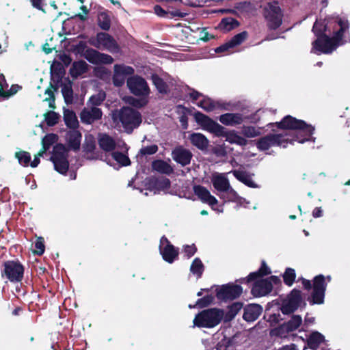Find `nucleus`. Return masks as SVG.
I'll return each instance as SVG.
<instances>
[{
  "label": "nucleus",
  "instance_id": "obj_1",
  "mask_svg": "<svg viewBox=\"0 0 350 350\" xmlns=\"http://www.w3.org/2000/svg\"><path fill=\"white\" fill-rule=\"evenodd\" d=\"M349 28L348 22L338 16L329 17L322 22L317 20L312 31L317 37L312 42V52L329 54L344 44L343 34Z\"/></svg>",
  "mask_w": 350,
  "mask_h": 350
},
{
  "label": "nucleus",
  "instance_id": "obj_2",
  "mask_svg": "<svg viewBox=\"0 0 350 350\" xmlns=\"http://www.w3.org/2000/svg\"><path fill=\"white\" fill-rule=\"evenodd\" d=\"M275 124L279 129L295 130L297 131V135H303L304 138L301 139L297 136L296 139H289L287 137V133L284 135L282 133L269 134L256 142V146L259 150L265 151L274 146L286 148L288 143L291 144L294 141L304 143L310 139V137L314 130L312 125L307 124L305 122L297 120L291 116H285L281 122H276Z\"/></svg>",
  "mask_w": 350,
  "mask_h": 350
},
{
  "label": "nucleus",
  "instance_id": "obj_3",
  "mask_svg": "<svg viewBox=\"0 0 350 350\" xmlns=\"http://www.w3.org/2000/svg\"><path fill=\"white\" fill-rule=\"evenodd\" d=\"M126 84L132 94L141 98L137 99L129 96L125 98L126 102L136 107L146 105L150 90L145 79L139 76H133L128 78Z\"/></svg>",
  "mask_w": 350,
  "mask_h": 350
},
{
  "label": "nucleus",
  "instance_id": "obj_4",
  "mask_svg": "<svg viewBox=\"0 0 350 350\" xmlns=\"http://www.w3.org/2000/svg\"><path fill=\"white\" fill-rule=\"evenodd\" d=\"M112 119L116 126L120 124L129 133L138 127L142 122L140 113L131 107H122L120 110L114 111L112 113Z\"/></svg>",
  "mask_w": 350,
  "mask_h": 350
},
{
  "label": "nucleus",
  "instance_id": "obj_5",
  "mask_svg": "<svg viewBox=\"0 0 350 350\" xmlns=\"http://www.w3.org/2000/svg\"><path fill=\"white\" fill-rule=\"evenodd\" d=\"M224 318V310L217 308L207 309L198 313L193 319L195 326L199 327H213Z\"/></svg>",
  "mask_w": 350,
  "mask_h": 350
},
{
  "label": "nucleus",
  "instance_id": "obj_6",
  "mask_svg": "<svg viewBox=\"0 0 350 350\" xmlns=\"http://www.w3.org/2000/svg\"><path fill=\"white\" fill-rule=\"evenodd\" d=\"M67 148L64 145L59 144L54 146L51 161L55 170L60 174H65L68 170L69 163L67 159Z\"/></svg>",
  "mask_w": 350,
  "mask_h": 350
},
{
  "label": "nucleus",
  "instance_id": "obj_7",
  "mask_svg": "<svg viewBox=\"0 0 350 350\" xmlns=\"http://www.w3.org/2000/svg\"><path fill=\"white\" fill-rule=\"evenodd\" d=\"M265 17L269 28L275 29L282 22V14L277 2L268 3L265 8Z\"/></svg>",
  "mask_w": 350,
  "mask_h": 350
},
{
  "label": "nucleus",
  "instance_id": "obj_8",
  "mask_svg": "<svg viewBox=\"0 0 350 350\" xmlns=\"http://www.w3.org/2000/svg\"><path fill=\"white\" fill-rule=\"evenodd\" d=\"M331 281L329 275L325 278L323 275H319L314 278L313 291L312 293V304H321L324 301L325 292L326 290L327 282Z\"/></svg>",
  "mask_w": 350,
  "mask_h": 350
},
{
  "label": "nucleus",
  "instance_id": "obj_9",
  "mask_svg": "<svg viewBox=\"0 0 350 350\" xmlns=\"http://www.w3.org/2000/svg\"><path fill=\"white\" fill-rule=\"evenodd\" d=\"M24 268L18 262L7 261L4 263V269L2 273L11 282H21L23 278Z\"/></svg>",
  "mask_w": 350,
  "mask_h": 350
},
{
  "label": "nucleus",
  "instance_id": "obj_10",
  "mask_svg": "<svg viewBox=\"0 0 350 350\" xmlns=\"http://www.w3.org/2000/svg\"><path fill=\"white\" fill-rule=\"evenodd\" d=\"M90 44L100 49H106L110 52L118 51V46L113 38L108 33L100 32L96 37L90 40Z\"/></svg>",
  "mask_w": 350,
  "mask_h": 350
},
{
  "label": "nucleus",
  "instance_id": "obj_11",
  "mask_svg": "<svg viewBox=\"0 0 350 350\" xmlns=\"http://www.w3.org/2000/svg\"><path fill=\"white\" fill-rule=\"evenodd\" d=\"M302 302L301 292L294 289L291 294L283 301L281 311L284 314H288L297 309Z\"/></svg>",
  "mask_w": 350,
  "mask_h": 350
},
{
  "label": "nucleus",
  "instance_id": "obj_12",
  "mask_svg": "<svg viewBox=\"0 0 350 350\" xmlns=\"http://www.w3.org/2000/svg\"><path fill=\"white\" fill-rule=\"evenodd\" d=\"M196 119L197 122L203 128V129L214 133L217 136L223 135L224 128L208 116L202 113H198L196 114Z\"/></svg>",
  "mask_w": 350,
  "mask_h": 350
},
{
  "label": "nucleus",
  "instance_id": "obj_13",
  "mask_svg": "<svg viewBox=\"0 0 350 350\" xmlns=\"http://www.w3.org/2000/svg\"><path fill=\"white\" fill-rule=\"evenodd\" d=\"M243 289L239 285H224L217 290V297L221 300L234 299L239 297Z\"/></svg>",
  "mask_w": 350,
  "mask_h": 350
},
{
  "label": "nucleus",
  "instance_id": "obj_14",
  "mask_svg": "<svg viewBox=\"0 0 350 350\" xmlns=\"http://www.w3.org/2000/svg\"><path fill=\"white\" fill-rule=\"evenodd\" d=\"M275 277L267 279H259L256 281L252 288V293L255 297H262L269 294L272 290V282L275 281Z\"/></svg>",
  "mask_w": 350,
  "mask_h": 350
},
{
  "label": "nucleus",
  "instance_id": "obj_15",
  "mask_svg": "<svg viewBox=\"0 0 350 350\" xmlns=\"http://www.w3.org/2000/svg\"><path fill=\"white\" fill-rule=\"evenodd\" d=\"M189 95L193 100L197 101L196 104L198 106L206 111H211L220 107V105L218 103L204 96L197 91L193 90L190 92Z\"/></svg>",
  "mask_w": 350,
  "mask_h": 350
},
{
  "label": "nucleus",
  "instance_id": "obj_16",
  "mask_svg": "<svg viewBox=\"0 0 350 350\" xmlns=\"http://www.w3.org/2000/svg\"><path fill=\"white\" fill-rule=\"evenodd\" d=\"M134 73V69L129 66L116 64L114 66L113 82V84L120 87L122 86L124 82L126 77Z\"/></svg>",
  "mask_w": 350,
  "mask_h": 350
},
{
  "label": "nucleus",
  "instance_id": "obj_17",
  "mask_svg": "<svg viewBox=\"0 0 350 350\" xmlns=\"http://www.w3.org/2000/svg\"><path fill=\"white\" fill-rule=\"evenodd\" d=\"M159 249L163 258L169 263L173 262L178 256V250L165 237L161 239Z\"/></svg>",
  "mask_w": 350,
  "mask_h": 350
},
{
  "label": "nucleus",
  "instance_id": "obj_18",
  "mask_svg": "<svg viewBox=\"0 0 350 350\" xmlns=\"http://www.w3.org/2000/svg\"><path fill=\"white\" fill-rule=\"evenodd\" d=\"M193 191L203 203L208 204L213 209L217 210L219 213L223 211L222 209L214 208V206L217 204L218 201L215 197L211 194L210 191L206 188L200 185H196L193 187Z\"/></svg>",
  "mask_w": 350,
  "mask_h": 350
},
{
  "label": "nucleus",
  "instance_id": "obj_19",
  "mask_svg": "<svg viewBox=\"0 0 350 350\" xmlns=\"http://www.w3.org/2000/svg\"><path fill=\"white\" fill-rule=\"evenodd\" d=\"M247 38V33L246 31L241 32L235 35L230 40L224 44L215 49L216 53L228 52L231 53L232 49L234 47L242 44Z\"/></svg>",
  "mask_w": 350,
  "mask_h": 350
},
{
  "label": "nucleus",
  "instance_id": "obj_20",
  "mask_svg": "<svg viewBox=\"0 0 350 350\" xmlns=\"http://www.w3.org/2000/svg\"><path fill=\"white\" fill-rule=\"evenodd\" d=\"M85 57L90 62L96 64H110L113 62V57L109 55L101 53L94 49L88 50Z\"/></svg>",
  "mask_w": 350,
  "mask_h": 350
},
{
  "label": "nucleus",
  "instance_id": "obj_21",
  "mask_svg": "<svg viewBox=\"0 0 350 350\" xmlns=\"http://www.w3.org/2000/svg\"><path fill=\"white\" fill-rule=\"evenodd\" d=\"M101 117V110L95 107L90 109L85 108L80 114L81 122L85 124H92L94 121L100 119Z\"/></svg>",
  "mask_w": 350,
  "mask_h": 350
},
{
  "label": "nucleus",
  "instance_id": "obj_22",
  "mask_svg": "<svg viewBox=\"0 0 350 350\" xmlns=\"http://www.w3.org/2000/svg\"><path fill=\"white\" fill-rule=\"evenodd\" d=\"M211 182L214 188L219 192H224L226 189H229L230 186V182L225 174L215 173L211 178Z\"/></svg>",
  "mask_w": 350,
  "mask_h": 350
},
{
  "label": "nucleus",
  "instance_id": "obj_23",
  "mask_svg": "<svg viewBox=\"0 0 350 350\" xmlns=\"http://www.w3.org/2000/svg\"><path fill=\"white\" fill-rule=\"evenodd\" d=\"M262 308L258 304L248 305L244 309L243 319L247 321H254L261 314Z\"/></svg>",
  "mask_w": 350,
  "mask_h": 350
},
{
  "label": "nucleus",
  "instance_id": "obj_24",
  "mask_svg": "<svg viewBox=\"0 0 350 350\" xmlns=\"http://www.w3.org/2000/svg\"><path fill=\"white\" fill-rule=\"evenodd\" d=\"M173 159L182 165H186L191 161L192 154L191 152L183 148H177L172 152Z\"/></svg>",
  "mask_w": 350,
  "mask_h": 350
},
{
  "label": "nucleus",
  "instance_id": "obj_25",
  "mask_svg": "<svg viewBox=\"0 0 350 350\" xmlns=\"http://www.w3.org/2000/svg\"><path fill=\"white\" fill-rule=\"evenodd\" d=\"M219 120L223 124L235 126L241 124L243 121V118L242 114L239 113H227L221 115L219 118Z\"/></svg>",
  "mask_w": 350,
  "mask_h": 350
},
{
  "label": "nucleus",
  "instance_id": "obj_26",
  "mask_svg": "<svg viewBox=\"0 0 350 350\" xmlns=\"http://www.w3.org/2000/svg\"><path fill=\"white\" fill-rule=\"evenodd\" d=\"M81 139V134L76 129H72L66 134V142L69 148L73 150H78L80 148Z\"/></svg>",
  "mask_w": 350,
  "mask_h": 350
},
{
  "label": "nucleus",
  "instance_id": "obj_27",
  "mask_svg": "<svg viewBox=\"0 0 350 350\" xmlns=\"http://www.w3.org/2000/svg\"><path fill=\"white\" fill-rule=\"evenodd\" d=\"M221 136L226 137V141L230 144H234L241 146H246L247 144V140L239 135L235 131H230L228 132H224Z\"/></svg>",
  "mask_w": 350,
  "mask_h": 350
},
{
  "label": "nucleus",
  "instance_id": "obj_28",
  "mask_svg": "<svg viewBox=\"0 0 350 350\" xmlns=\"http://www.w3.org/2000/svg\"><path fill=\"white\" fill-rule=\"evenodd\" d=\"M98 141L99 146L102 150L106 152L111 151L114 149L116 143L114 139L109 135L100 133L98 135Z\"/></svg>",
  "mask_w": 350,
  "mask_h": 350
},
{
  "label": "nucleus",
  "instance_id": "obj_29",
  "mask_svg": "<svg viewBox=\"0 0 350 350\" xmlns=\"http://www.w3.org/2000/svg\"><path fill=\"white\" fill-rule=\"evenodd\" d=\"M8 84L6 83L5 77L0 73V96L3 98H9L16 94L20 87L17 85H12L9 90H7Z\"/></svg>",
  "mask_w": 350,
  "mask_h": 350
},
{
  "label": "nucleus",
  "instance_id": "obj_30",
  "mask_svg": "<svg viewBox=\"0 0 350 350\" xmlns=\"http://www.w3.org/2000/svg\"><path fill=\"white\" fill-rule=\"evenodd\" d=\"M189 139L193 146L201 150L206 149L208 145V140L201 133H194L191 134Z\"/></svg>",
  "mask_w": 350,
  "mask_h": 350
},
{
  "label": "nucleus",
  "instance_id": "obj_31",
  "mask_svg": "<svg viewBox=\"0 0 350 350\" xmlns=\"http://www.w3.org/2000/svg\"><path fill=\"white\" fill-rule=\"evenodd\" d=\"M234 177L239 181L242 182L245 185L250 187L256 188L257 185L252 180L251 175L244 171L234 170L232 172Z\"/></svg>",
  "mask_w": 350,
  "mask_h": 350
},
{
  "label": "nucleus",
  "instance_id": "obj_32",
  "mask_svg": "<svg viewBox=\"0 0 350 350\" xmlns=\"http://www.w3.org/2000/svg\"><path fill=\"white\" fill-rule=\"evenodd\" d=\"M111 160L116 161L118 163L122 166H127L130 165V159L129 157L120 152H114L111 154V158H106L105 161L107 164L112 165Z\"/></svg>",
  "mask_w": 350,
  "mask_h": 350
},
{
  "label": "nucleus",
  "instance_id": "obj_33",
  "mask_svg": "<svg viewBox=\"0 0 350 350\" xmlns=\"http://www.w3.org/2000/svg\"><path fill=\"white\" fill-rule=\"evenodd\" d=\"M243 305L240 302H235L230 305L226 313L224 312V321H230L234 318L237 314L241 310Z\"/></svg>",
  "mask_w": 350,
  "mask_h": 350
},
{
  "label": "nucleus",
  "instance_id": "obj_34",
  "mask_svg": "<svg viewBox=\"0 0 350 350\" xmlns=\"http://www.w3.org/2000/svg\"><path fill=\"white\" fill-rule=\"evenodd\" d=\"M57 140L58 136L55 134L50 133L45 135L42 140L41 154H44Z\"/></svg>",
  "mask_w": 350,
  "mask_h": 350
},
{
  "label": "nucleus",
  "instance_id": "obj_35",
  "mask_svg": "<svg viewBox=\"0 0 350 350\" xmlns=\"http://www.w3.org/2000/svg\"><path fill=\"white\" fill-rule=\"evenodd\" d=\"M87 66V64L83 61L74 62L70 68V73L72 77H77L86 72Z\"/></svg>",
  "mask_w": 350,
  "mask_h": 350
},
{
  "label": "nucleus",
  "instance_id": "obj_36",
  "mask_svg": "<svg viewBox=\"0 0 350 350\" xmlns=\"http://www.w3.org/2000/svg\"><path fill=\"white\" fill-rule=\"evenodd\" d=\"M64 119L66 126L70 129H76L79 125L77 116L75 113L72 111H64Z\"/></svg>",
  "mask_w": 350,
  "mask_h": 350
},
{
  "label": "nucleus",
  "instance_id": "obj_37",
  "mask_svg": "<svg viewBox=\"0 0 350 350\" xmlns=\"http://www.w3.org/2000/svg\"><path fill=\"white\" fill-rule=\"evenodd\" d=\"M324 341V336L318 332H312L308 339V345L310 349H315Z\"/></svg>",
  "mask_w": 350,
  "mask_h": 350
},
{
  "label": "nucleus",
  "instance_id": "obj_38",
  "mask_svg": "<svg viewBox=\"0 0 350 350\" xmlns=\"http://www.w3.org/2000/svg\"><path fill=\"white\" fill-rule=\"evenodd\" d=\"M152 168L160 173L169 174L172 172V167L165 161L157 160L152 163Z\"/></svg>",
  "mask_w": 350,
  "mask_h": 350
},
{
  "label": "nucleus",
  "instance_id": "obj_39",
  "mask_svg": "<svg viewBox=\"0 0 350 350\" xmlns=\"http://www.w3.org/2000/svg\"><path fill=\"white\" fill-rule=\"evenodd\" d=\"M238 22L232 18H224L218 25V28L224 31H229L238 26Z\"/></svg>",
  "mask_w": 350,
  "mask_h": 350
},
{
  "label": "nucleus",
  "instance_id": "obj_40",
  "mask_svg": "<svg viewBox=\"0 0 350 350\" xmlns=\"http://www.w3.org/2000/svg\"><path fill=\"white\" fill-rule=\"evenodd\" d=\"M190 271L197 278L201 277L204 271V265L200 258H196L193 260L190 267Z\"/></svg>",
  "mask_w": 350,
  "mask_h": 350
},
{
  "label": "nucleus",
  "instance_id": "obj_41",
  "mask_svg": "<svg viewBox=\"0 0 350 350\" xmlns=\"http://www.w3.org/2000/svg\"><path fill=\"white\" fill-rule=\"evenodd\" d=\"M242 134L248 138H253L261 134L260 129L252 126H244L241 130Z\"/></svg>",
  "mask_w": 350,
  "mask_h": 350
},
{
  "label": "nucleus",
  "instance_id": "obj_42",
  "mask_svg": "<svg viewBox=\"0 0 350 350\" xmlns=\"http://www.w3.org/2000/svg\"><path fill=\"white\" fill-rule=\"evenodd\" d=\"M154 186L157 191H165L170 187V181L167 178L161 177L155 180Z\"/></svg>",
  "mask_w": 350,
  "mask_h": 350
},
{
  "label": "nucleus",
  "instance_id": "obj_43",
  "mask_svg": "<svg viewBox=\"0 0 350 350\" xmlns=\"http://www.w3.org/2000/svg\"><path fill=\"white\" fill-rule=\"evenodd\" d=\"M99 27L103 30H108L111 26L110 18L105 12H100L98 16Z\"/></svg>",
  "mask_w": 350,
  "mask_h": 350
},
{
  "label": "nucleus",
  "instance_id": "obj_44",
  "mask_svg": "<svg viewBox=\"0 0 350 350\" xmlns=\"http://www.w3.org/2000/svg\"><path fill=\"white\" fill-rule=\"evenodd\" d=\"M270 273H271V271H270L269 267L266 265V264L265 262H262V267L258 270V271L251 273L248 275L247 280V282L254 280L260 275L262 276V275H268Z\"/></svg>",
  "mask_w": 350,
  "mask_h": 350
},
{
  "label": "nucleus",
  "instance_id": "obj_45",
  "mask_svg": "<svg viewBox=\"0 0 350 350\" xmlns=\"http://www.w3.org/2000/svg\"><path fill=\"white\" fill-rule=\"evenodd\" d=\"M152 80L158 91L161 93H165L167 91V85L158 75H153Z\"/></svg>",
  "mask_w": 350,
  "mask_h": 350
},
{
  "label": "nucleus",
  "instance_id": "obj_46",
  "mask_svg": "<svg viewBox=\"0 0 350 350\" xmlns=\"http://www.w3.org/2000/svg\"><path fill=\"white\" fill-rule=\"evenodd\" d=\"M219 197L225 201H237L239 198L237 193L230 186Z\"/></svg>",
  "mask_w": 350,
  "mask_h": 350
},
{
  "label": "nucleus",
  "instance_id": "obj_47",
  "mask_svg": "<svg viewBox=\"0 0 350 350\" xmlns=\"http://www.w3.org/2000/svg\"><path fill=\"white\" fill-rule=\"evenodd\" d=\"M302 319L299 315H293L291 319L286 323V326L290 331L296 330L301 324Z\"/></svg>",
  "mask_w": 350,
  "mask_h": 350
},
{
  "label": "nucleus",
  "instance_id": "obj_48",
  "mask_svg": "<svg viewBox=\"0 0 350 350\" xmlns=\"http://www.w3.org/2000/svg\"><path fill=\"white\" fill-rule=\"evenodd\" d=\"M15 157L18 159V162L23 166H28L31 161L30 154L25 151L17 152Z\"/></svg>",
  "mask_w": 350,
  "mask_h": 350
},
{
  "label": "nucleus",
  "instance_id": "obj_49",
  "mask_svg": "<svg viewBox=\"0 0 350 350\" xmlns=\"http://www.w3.org/2000/svg\"><path fill=\"white\" fill-rule=\"evenodd\" d=\"M62 92L66 103H71L73 99V92L70 83L62 86Z\"/></svg>",
  "mask_w": 350,
  "mask_h": 350
},
{
  "label": "nucleus",
  "instance_id": "obj_50",
  "mask_svg": "<svg viewBox=\"0 0 350 350\" xmlns=\"http://www.w3.org/2000/svg\"><path fill=\"white\" fill-rule=\"evenodd\" d=\"M105 97V93L103 91H100L90 98L88 104L92 106L99 105L103 103Z\"/></svg>",
  "mask_w": 350,
  "mask_h": 350
},
{
  "label": "nucleus",
  "instance_id": "obj_51",
  "mask_svg": "<svg viewBox=\"0 0 350 350\" xmlns=\"http://www.w3.org/2000/svg\"><path fill=\"white\" fill-rule=\"evenodd\" d=\"M59 115L53 111H49L44 114V120L49 126L56 124L59 120Z\"/></svg>",
  "mask_w": 350,
  "mask_h": 350
},
{
  "label": "nucleus",
  "instance_id": "obj_52",
  "mask_svg": "<svg viewBox=\"0 0 350 350\" xmlns=\"http://www.w3.org/2000/svg\"><path fill=\"white\" fill-rule=\"evenodd\" d=\"M289 332H291V331L288 328L286 323H284L278 327L273 329L271 331V334L280 338H286Z\"/></svg>",
  "mask_w": 350,
  "mask_h": 350
},
{
  "label": "nucleus",
  "instance_id": "obj_53",
  "mask_svg": "<svg viewBox=\"0 0 350 350\" xmlns=\"http://www.w3.org/2000/svg\"><path fill=\"white\" fill-rule=\"evenodd\" d=\"M284 281L288 286H291L295 279V271L293 269L288 268L283 275Z\"/></svg>",
  "mask_w": 350,
  "mask_h": 350
},
{
  "label": "nucleus",
  "instance_id": "obj_54",
  "mask_svg": "<svg viewBox=\"0 0 350 350\" xmlns=\"http://www.w3.org/2000/svg\"><path fill=\"white\" fill-rule=\"evenodd\" d=\"M45 94L47 95V96L44 99V101L48 103L50 108H55V96L53 91L51 88H47L45 90Z\"/></svg>",
  "mask_w": 350,
  "mask_h": 350
},
{
  "label": "nucleus",
  "instance_id": "obj_55",
  "mask_svg": "<svg viewBox=\"0 0 350 350\" xmlns=\"http://www.w3.org/2000/svg\"><path fill=\"white\" fill-rule=\"evenodd\" d=\"M213 301V297L211 295H207L203 298L199 299L196 302V305L200 308H204L209 305Z\"/></svg>",
  "mask_w": 350,
  "mask_h": 350
},
{
  "label": "nucleus",
  "instance_id": "obj_56",
  "mask_svg": "<svg viewBox=\"0 0 350 350\" xmlns=\"http://www.w3.org/2000/svg\"><path fill=\"white\" fill-rule=\"evenodd\" d=\"M35 247L36 248V252L38 255H42L44 252V239L42 237H39L36 243Z\"/></svg>",
  "mask_w": 350,
  "mask_h": 350
},
{
  "label": "nucleus",
  "instance_id": "obj_57",
  "mask_svg": "<svg viewBox=\"0 0 350 350\" xmlns=\"http://www.w3.org/2000/svg\"><path fill=\"white\" fill-rule=\"evenodd\" d=\"M157 150L158 147L157 145H151L142 148L140 152L142 154H153Z\"/></svg>",
  "mask_w": 350,
  "mask_h": 350
},
{
  "label": "nucleus",
  "instance_id": "obj_58",
  "mask_svg": "<svg viewBox=\"0 0 350 350\" xmlns=\"http://www.w3.org/2000/svg\"><path fill=\"white\" fill-rule=\"evenodd\" d=\"M196 252V247L194 245H186L184 248L185 254L188 258H191Z\"/></svg>",
  "mask_w": 350,
  "mask_h": 350
},
{
  "label": "nucleus",
  "instance_id": "obj_59",
  "mask_svg": "<svg viewBox=\"0 0 350 350\" xmlns=\"http://www.w3.org/2000/svg\"><path fill=\"white\" fill-rule=\"evenodd\" d=\"M86 149L88 151H92L94 148V140L91 135L85 136Z\"/></svg>",
  "mask_w": 350,
  "mask_h": 350
},
{
  "label": "nucleus",
  "instance_id": "obj_60",
  "mask_svg": "<svg viewBox=\"0 0 350 350\" xmlns=\"http://www.w3.org/2000/svg\"><path fill=\"white\" fill-rule=\"evenodd\" d=\"M31 3L33 8L42 10V12H45L43 6H44V0H30Z\"/></svg>",
  "mask_w": 350,
  "mask_h": 350
},
{
  "label": "nucleus",
  "instance_id": "obj_61",
  "mask_svg": "<svg viewBox=\"0 0 350 350\" xmlns=\"http://www.w3.org/2000/svg\"><path fill=\"white\" fill-rule=\"evenodd\" d=\"M44 154H41V150L38 153L35 155L34 159L31 162L30 165L32 167H36L40 163V158L43 156Z\"/></svg>",
  "mask_w": 350,
  "mask_h": 350
},
{
  "label": "nucleus",
  "instance_id": "obj_62",
  "mask_svg": "<svg viewBox=\"0 0 350 350\" xmlns=\"http://www.w3.org/2000/svg\"><path fill=\"white\" fill-rule=\"evenodd\" d=\"M154 11L155 14L159 16H164L166 14V12L159 5H155L154 7Z\"/></svg>",
  "mask_w": 350,
  "mask_h": 350
},
{
  "label": "nucleus",
  "instance_id": "obj_63",
  "mask_svg": "<svg viewBox=\"0 0 350 350\" xmlns=\"http://www.w3.org/2000/svg\"><path fill=\"white\" fill-rule=\"evenodd\" d=\"M81 10L83 12L84 15L81 14H77L75 15V17L79 18L81 21H84V20L86 19V16H85L88 14V11L86 7L84 6V5H82L81 7Z\"/></svg>",
  "mask_w": 350,
  "mask_h": 350
},
{
  "label": "nucleus",
  "instance_id": "obj_64",
  "mask_svg": "<svg viewBox=\"0 0 350 350\" xmlns=\"http://www.w3.org/2000/svg\"><path fill=\"white\" fill-rule=\"evenodd\" d=\"M212 38H213V36H211L209 35V33L207 31H206L204 29L201 31V32H200V38H201V40H202L204 41H208Z\"/></svg>",
  "mask_w": 350,
  "mask_h": 350
}]
</instances>
